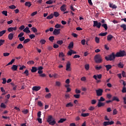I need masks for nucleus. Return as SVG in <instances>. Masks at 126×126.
<instances>
[{"mask_svg": "<svg viewBox=\"0 0 126 126\" xmlns=\"http://www.w3.org/2000/svg\"><path fill=\"white\" fill-rule=\"evenodd\" d=\"M116 57H117V56L115 54V53L113 52L110 55H108V56L105 57V59L107 62L109 61H110V62H112V61H114L115 59H116Z\"/></svg>", "mask_w": 126, "mask_h": 126, "instance_id": "nucleus-1", "label": "nucleus"}, {"mask_svg": "<svg viewBox=\"0 0 126 126\" xmlns=\"http://www.w3.org/2000/svg\"><path fill=\"white\" fill-rule=\"evenodd\" d=\"M94 61L96 63H102V57L100 55H96L94 56Z\"/></svg>", "mask_w": 126, "mask_h": 126, "instance_id": "nucleus-2", "label": "nucleus"}, {"mask_svg": "<svg viewBox=\"0 0 126 126\" xmlns=\"http://www.w3.org/2000/svg\"><path fill=\"white\" fill-rule=\"evenodd\" d=\"M126 54V51H120L119 52H117L116 54V58H121L122 57H125Z\"/></svg>", "mask_w": 126, "mask_h": 126, "instance_id": "nucleus-3", "label": "nucleus"}, {"mask_svg": "<svg viewBox=\"0 0 126 126\" xmlns=\"http://www.w3.org/2000/svg\"><path fill=\"white\" fill-rule=\"evenodd\" d=\"M93 22V27H96L98 29H100V28H101V26L102 25V24L101 23L98 22V21H94Z\"/></svg>", "mask_w": 126, "mask_h": 126, "instance_id": "nucleus-4", "label": "nucleus"}, {"mask_svg": "<svg viewBox=\"0 0 126 126\" xmlns=\"http://www.w3.org/2000/svg\"><path fill=\"white\" fill-rule=\"evenodd\" d=\"M95 92L96 93L97 96H98V97H99L100 96H102V95H103V89H102L96 90Z\"/></svg>", "mask_w": 126, "mask_h": 126, "instance_id": "nucleus-5", "label": "nucleus"}, {"mask_svg": "<svg viewBox=\"0 0 126 126\" xmlns=\"http://www.w3.org/2000/svg\"><path fill=\"white\" fill-rule=\"evenodd\" d=\"M66 70L67 71H70L71 68H70V62H68L66 65Z\"/></svg>", "mask_w": 126, "mask_h": 126, "instance_id": "nucleus-6", "label": "nucleus"}, {"mask_svg": "<svg viewBox=\"0 0 126 126\" xmlns=\"http://www.w3.org/2000/svg\"><path fill=\"white\" fill-rule=\"evenodd\" d=\"M61 33V29H55L54 31H53V34L54 35H59Z\"/></svg>", "mask_w": 126, "mask_h": 126, "instance_id": "nucleus-7", "label": "nucleus"}, {"mask_svg": "<svg viewBox=\"0 0 126 126\" xmlns=\"http://www.w3.org/2000/svg\"><path fill=\"white\" fill-rule=\"evenodd\" d=\"M8 32H12V31H16L17 30V27H10L7 29Z\"/></svg>", "mask_w": 126, "mask_h": 126, "instance_id": "nucleus-8", "label": "nucleus"}, {"mask_svg": "<svg viewBox=\"0 0 126 126\" xmlns=\"http://www.w3.org/2000/svg\"><path fill=\"white\" fill-rule=\"evenodd\" d=\"M60 10H61V11H63V12H64V11L66 10V5L65 4L62 5V6L60 7Z\"/></svg>", "mask_w": 126, "mask_h": 126, "instance_id": "nucleus-9", "label": "nucleus"}, {"mask_svg": "<svg viewBox=\"0 0 126 126\" xmlns=\"http://www.w3.org/2000/svg\"><path fill=\"white\" fill-rule=\"evenodd\" d=\"M117 66L119 68H124V67L125 66V64H124V63L123 62H120L118 64Z\"/></svg>", "mask_w": 126, "mask_h": 126, "instance_id": "nucleus-10", "label": "nucleus"}, {"mask_svg": "<svg viewBox=\"0 0 126 126\" xmlns=\"http://www.w3.org/2000/svg\"><path fill=\"white\" fill-rule=\"evenodd\" d=\"M33 91H39L41 89V87L40 86H34L32 87Z\"/></svg>", "mask_w": 126, "mask_h": 126, "instance_id": "nucleus-11", "label": "nucleus"}, {"mask_svg": "<svg viewBox=\"0 0 126 126\" xmlns=\"http://www.w3.org/2000/svg\"><path fill=\"white\" fill-rule=\"evenodd\" d=\"M14 36V34L13 33H10L8 35V40H12L13 39V37Z\"/></svg>", "mask_w": 126, "mask_h": 126, "instance_id": "nucleus-12", "label": "nucleus"}, {"mask_svg": "<svg viewBox=\"0 0 126 126\" xmlns=\"http://www.w3.org/2000/svg\"><path fill=\"white\" fill-rule=\"evenodd\" d=\"M56 2L55 0H49L46 2V4H53Z\"/></svg>", "mask_w": 126, "mask_h": 126, "instance_id": "nucleus-13", "label": "nucleus"}, {"mask_svg": "<svg viewBox=\"0 0 126 126\" xmlns=\"http://www.w3.org/2000/svg\"><path fill=\"white\" fill-rule=\"evenodd\" d=\"M105 105V103L101 102V101H98L97 104V107L98 108H100L101 107H104V105Z\"/></svg>", "mask_w": 126, "mask_h": 126, "instance_id": "nucleus-14", "label": "nucleus"}, {"mask_svg": "<svg viewBox=\"0 0 126 126\" xmlns=\"http://www.w3.org/2000/svg\"><path fill=\"white\" fill-rule=\"evenodd\" d=\"M18 67V66H17L16 65H13L11 68L12 70L15 71L17 70Z\"/></svg>", "mask_w": 126, "mask_h": 126, "instance_id": "nucleus-15", "label": "nucleus"}, {"mask_svg": "<svg viewBox=\"0 0 126 126\" xmlns=\"http://www.w3.org/2000/svg\"><path fill=\"white\" fill-rule=\"evenodd\" d=\"M25 5L28 7H30L32 5V4H31V2L27 1L25 2Z\"/></svg>", "mask_w": 126, "mask_h": 126, "instance_id": "nucleus-16", "label": "nucleus"}, {"mask_svg": "<svg viewBox=\"0 0 126 126\" xmlns=\"http://www.w3.org/2000/svg\"><path fill=\"white\" fill-rule=\"evenodd\" d=\"M112 101H116L117 102H120V99L118 97V96H113L112 97Z\"/></svg>", "mask_w": 126, "mask_h": 126, "instance_id": "nucleus-17", "label": "nucleus"}, {"mask_svg": "<svg viewBox=\"0 0 126 126\" xmlns=\"http://www.w3.org/2000/svg\"><path fill=\"white\" fill-rule=\"evenodd\" d=\"M113 38H114V36H113V35H112V34H109L107 36V41H111L112 40V39H113Z\"/></svg>", "mask_w": 126, "mask_h": 126, "instance_id": "nucleus-18", "label": "nucleus"}, {"mask_svg": "<svg viewBox=\"0 0 126 126\" xmlns=\"http://www.w3.org/2000/svg\"><path fill=\"white\" fill-rule=\"evenodd\" d=\"M37 68L36 67H32V69H31V71L32 72V73H34V72H36L37 71Z\"/></svg>", "mask_w": 126, "mask_h": 126, "instance_id": "nucleus-19", "label": "nucleus"}, {"mask_svg": "<svg viewBox=\"0 0 126 126\" xmlns=\"http://www.w3.org/2000/svg\"><path fill=\"white\" fill-rule=\"evenodd\" d=\"M66 108H69V107H73V104L72 102H69L66 104Z\"/></svg>", "mask_w": 126, "mask_h": 126, "instance_id": "nucleus-20", "label": "nucleus"}, {"mask_svg": "<svg viewBox=\"0 0 126 126\" xmlns=\"http://www.w3.org/2000/svg\"><path fill=\"white\" fill-rule=\"evenodd\" d=\"M105 67L106 68V70L107 71H109V70H110V69H111V68H112V66L110 64H108V65H105Z\"/></svg>", "mask_w": 126, "mask_h": 126, "instance_id": "nucleus-21", "label": "nucleus"}, {"mask_svg": "<svg viewBox=\"0 0 126 126\" xmlns=\"http://www.w3.org/2000/svg\"><path fill=\"white\" fill-rule=\"evenodd\" d=\"M24 32H25L26 33H30V31L29 30V28L26 27L25 29L23 30Z\"/></svg>", "mask_w": 126, "mask_h": 126, "instance_id": "nucleus-22", "label": "nucleus"}, {"mask_svg": "<svg viewBox=\"0 0 126 126\" xmlns=\"http://www.w3.org/2000/svg\"><path fill=\"white\" fill-rule=\"evenodd\" d=\"M53 117L52 116H49L47 119V122L50 123L53 121Z\"/></svg>", "mask_w": 126, "mask_h": 126, "instance_id": "nucleus-23", "label": "nucleus"}, {"mask_svg": "<svg viewBox=\"0 0 126 126\" xmlns=\"http://www.w3.org/2000/svg\"><path fill=\"white\" fill-rule=\"evenodd\" d=\"M69 49H72L73 48V42H71L68 46Z\"/></svg>", "mask_w": 126, "mask_h": 126, "instance_id": "nucleus-24", "label": "nucleus"}, {"mask_svg": "<svg viewBox=\"0 0 126 126\" xmlns=\"http://www.w3.org/2000/svg\"><path fill=\"white\" fill-rule=\"evenodd\" d=\"M66 121V119H64V118H61L59 121H58V123H63V122H65Z\"/></svg>", "mask_w": 126, "mask_h": 126, "instance_id": "nucleus-25", "label": "nucleus"}, {"mask_svg": "<svg viewBox=\"0 0 126 126\" xmlns=\"http://www.w3.org/2000/svg\"><path fill=\"white\" fill-rule=\"evenodd\" d=\"M49 124L51 126H55V125H56V121H55V120H53L50 122H49Z\"/></svg>", "mask_w": 126, "mask_h": 126, "instance_id": "nucleus-26", "label": "nucleus"}, {"mask_svg": "<svg viewBox=\"0 0 126 126\" xmlns=\"http://www.w3.org/2000/svg\"><path fill=\"white\" fill-rule=\"evenodd\" d=\"M102 27H103L106 30H108V25L107 24H103L101 25Z\"/></svg>", "mask_w": 126, "mask_h": 126, "instance_id": "nucleus-27", "label": "nucleus"}, {"mask_svg": "<svg viewBox=\"0 0 126 126\" xmlns=\"http://www.w3.org/2000/svg\"><path fill=\"white\" fill-rule=\"evenodd\" d=\"M45 97V98H46V99H50V98H51V97H52V94H51V93H49V94H46Z\"/></svg>", "mask_w": 126, "mask_h": 126, "instance_id": "nucleus-28", "label": "nucleus"}, {"mask_svg": "<svg viewBox=\"0 0 126 126\" xmlns=\"http://www.w3.org/2000/svg\"><path fill=\"white\" fill-rule=\"evenodd\" d=\"M32 31L33 33H37V32H38V30H37V29L35 27L32 28Z\"/></svg>", "mask_w": 126, "mask_h": 126, "instance_id": "nucleus-29", "label": "nucleus"}, {"mask_svg": "<svg viewBox=\"0 0 126 126\" xmlns=\"http://www.w3.org/2000/svg\"><path fill=\"white\" fill-rule=\"evenodd\" d=\"M53 16H55V17H59V16H60V14L58 12H54Z\"/></svg>", "mask_w": 126, "mask_h": 126, "instance_id": "nucleus-30", "label": "nucleus"}, {"mask_svg": "<svg viewBox=\"0 0 126 126\" xmlns=\"http://www.w3.org/2000/svg\"><path fill=\"white\" fill-rule=\"evenodd\" d=\"M6 32V30H3L0 32V37H1L2 36H3L4 34H5Z\"/></svg>", "mask_w": 126, "mask_h": 126, "instance_id": "nucleus-31", "label": "nucleus"}, {"mask_svg": "<svg viewBox=\"0 0 126 126\" xmlns=\"http://www.w3.org/2000/svg\"><path fill=\"white\" fill-rule=\"evenodd\" d=\"M95 41L97 44H99L100 43V38L98 37H95Z\"/></svg>", "mask_w": 126, "mask_h": 126, "instance_id": "nucleus-32", "label": "nucleus"}, {"mask_svg": "<svg viewBox=\"0 0 126 126\" xmlns=\"http://www.w3.org/2000/svg\"><path fill=\"white\" fill-rule=\"evenodd\" d=\"M120 27L121 28H123L124 31H126V25L125 24H123L120 26Z\"/></svg>", "mask_w": 126, "mask_h": 126, "instance_id": "nucleus-33", "label": "nucleus"}, {"mask_svg": "<svg viewBox=\"0 0 126 126\" xmlns=\"http://www.w3.org/2000/svg\"><path fill=\"white\" fill-rule=\"evenodd\" d=\"M53 17H54V14H51V15L48 16L46 17V19H52V18H53Z\"/></svg>", "mask_w": 126, "mask_h": 126, "instance_id": "nucleus-34", "label": "nucleus"}, {"mask_svg": "<svg viewBox=\"0 0 126 126\" xmlns=\"http://www.w3.org/2000/svg\"><path fill=\"white\" fill-rule=\"evenodd\" d=\"M49 41H50L51 42H53L54 40H55V36H51L50 37H49Z\"/></svg>", "mask_w": 126, "mask_h": 126, "instance_id": "nucleus-35", "label": "nucleus"}, {"mask_svg": "<svg viewBox=\"0 0 126 126\" xmlns=\"http://www.w3.org/2000/svg\"><path fill=\"white\" fill-rule=\"evenodd\" d=\"M81 116L85 118V117H88V116H89V113H82Z\"/></svg>", "mask_w": 126, "mask_h": 126, "instance_id": "nucleus-36", "label": "nucleus"}, {"mask_svg": "<svg viewBox=\"0 0 126 126\" xmlns=\"http://www.w3.org/2000/svg\"><path fill=\"white\" fill-rule=\"evenodd\" d=\"M40 43L41 45H44V44L46 43V40L45 39H41L40 40Z\"/></svg>", "mask_w": 126, "mask_h": 126, "instance_id": "nucleus-37", "label": "nucleus"}, {"mask_svg": "<svg viewBox=\"0 0 126 126\" xmlns=\"http://www.w3.org/2000/svg\"><path fill=\"white\" fill-rule=\"evenodd\" d=\"M55 84H56V86H58V87H60V86H61L62 84L61 83V82L56 81L55 83Z\"/></svg>", "mask_w": 126, "mask_h": 126, "instance_id": "nucleus-38", "label": "nucleus"}, {"mask_svg": "<svg viewBox=\"0 0 126 126\" xmlns=\"http://www.w3.org/2000/svg\"><path fill=\"white\" fill-rule=\"evenodd\" d=\"M59 57L60 58H63V57H64V54H63V52H60L59 55Z\"/></svg>", "mask_w": 126, "mask_h": 126, "instance_id": "nucleus-39", "label": "nucleus"}, {"mask_svg": "<svg viewBox=\"0 0 126 126\" xmlns=\"http://www.w3.org/2000/svg\"><path fill=\"white\" fill-rule=\"evenodd\" d=\"M107 34H108V33L107 32H101L99 34V36H106L107 35Z\"/></svg>", "mask_w": 126, "mask_h": 126, "instance_id": "nucleus-40", "label": "nucleus"}, {"mask_svg": "<svg viewBox=\"0 0 126 126\" xmlns=\"http://www.w3.org/2000/svg\"><path fill=\"white\" fill-rule=\"evenodd\" d=\"M15 61V60H14V59H12L11 61V62H9V63H8L7 64V65H10V64H12V63H14V61Z\"/></svg>", "mask_w": 126, "mask_h": 126, "instance_id": "nucleus-41", "label": "nucleus"}, {"mask_svg": "<svg viewBox=\"0 0 126 126\" xmlns=\"http://www.w3.org/2000/svg\"><path fill=\"white\" fill-rule=\"evenodd\" d=\"M9 8L10 9H15V8H16V6H15L14 5H11L9 6Z\"/></svg>", "mask_w": 126, "mask_h": 126, "instance_id": "nucleus-42", "label": "nucleus"}, {"mask_svg": "<svg viewBox=\"0 0 126 126\" xmlns=\"http://www.w3.org/2000/svg\"><path fill=\"white\" fill-rule=\"evenodd\" d=\"M57 44L58 45H63V40H59L57 42Z\"/></svg>", "mask_w": 126, "mask_h": 126, "instance_id": "nucleus-43", "label": "nucleus"}, {"mask_svg": "<svg viewBox=\"0 0 126 126\" xmlns=\"http://www.w3.org/2000/svg\"><path fill=\"white\" fill-rule=\"evenodd\" d=\"M28 42H30V39L29 38L24 39L23 43L24 44H27V43H28Z\"/></svg>", "mask_w": 126, "mask_h": 126, "instance_id": "nucleus-44", "label": "nucleus"}, {"mask_svg": "<svg viewBox=\"0 0 126 126\" xmlns=\"http://www.w3.org/2000/svg\"><path fill=\"white\" fill-rule=\"evenodd\" d=\"M37 105L39 107H43V103H42V102L41 101H38Z\"/></svg>", "mask_w": 126, "mask_h": 126, "instance_id": "nucleus-45", "label": "nucleus"}, {"mask_svg": "<svg viewBox=\"0 0 126 126\" xmlns=\"http://www.w3.org/2000/svg\"><path fill=\"white\" fill-rule=\"evenodd\" d=\"M24 74H26L27 76H29V71L28 70H26L24 72Z\"/></svg>", "mask_w": 126, "mask_h": 126, "instance_id": "nucleus-46", "label": "nucleus"}, {"mask_svg": "<svg viewBox=\"0 0 126 126\" xmlns=\"http://www.w3.org/2000/svg\"><path fill=\"white\" fill-rule=\"evenodd\" d=\"M23 48V45L22 44L20 43L18 46L17 47V49H22Z\"/></svg>", "mask_w": 126, "mask_h": 126, "instance_id": "nucleus-47", "label": "nucleus"}, {"mask_svg": "<svg viewBox=\"0 0 126 126\" xmlns=\"http://www.w3.org/2000/svg\"><path fill=\"white\" fill-rule=\"evenodd\" d=\"M28 64H34L35 63L34 62V61H30L27 62Z\"/></svg>", "mask_w": 126, "mask_h": 126, "instance_id": "nucleus-48", "label": "nucleus"}, {"mask_svg": "<svg viewBox=\"0 0 126 126\" xmlns=\"http://www.w3.org/2000/svg\"><path fill=\"white\" fill-rule=\"evenodd\" d=\"M89 64H86L85 65V68L86 69V70H89Z\"/></svg>", "mask_w": 126, "mask_h": 126, "instance_id": "nucleus-49", "label": "nucleus"}, {"mask_svg": "<svg viewBox=\"0 0 126 126\" xmlns=\"http://www.w3.org/2000/svg\"><path fill=\"white\" fill-rule=\"evenodd\" d=\"M104 101H105V99L103 96H101L100 99H98V102H104Z\"/></svg>", "mask_w": 126, "mask_h": 126, "instance_id": "nucleus-50", "label": "nucleus"}, {"mask_svg": "<svg viewBox=\"0 0 126 126\" xmlns=\"http://www.w3.org/2000/svg\"><path fill=\"white\" fill-rule=\"evenodd\" d=\"M95 68L96 70H100L102 68V66H98L97 65L95 66Z\"/></svg>", "mask_w": 126, "mask_h": 126, "instance_id": "nucleus-51", "label": "nucleus"}, {"mask_svg": "<svg viewBox=\"0 0 126 126\" xmlns=\"http://www.w3.org/2000/svg\"><path fill=\"white\" fill-rule=\"evenodd\" d=\"M73 96L76 98V99H79V98H80V94H74Z\"/></svg>", "mask_w": 126, "mask_h": 126, "instance_id": "nucleus-52", "label": "nucleus"}, {"mask_svg": "<svg viewBox=\"0 0 126 126\" xmlns=\"http://www.w3.org/2000/svg\"><path fill=\"white\" fill-rule=\"evenodd\" d=\"M122 93H126V87H123L122 90Z\"/></svg>", "mask_w": 126, "mask_h": 126, "instance_id": "nucleus-53", "label": "nucleus"}, {"mask_svg": "<svg viewBox=\"0 0 126 126\" xmlns=\"http://www.w3.org/2000/svg\"><path fill=\"white\" fill-rule=\"evenodd\" d=\"M0 107L5 109V108H6V106H5V104H4V103H1L0 104Z\"/></svg>", "mask_w": 126, "mask_h": 126, "instance_id": "nucleus-54", "label": "nucleus"}, {"mask_svg": "<svg viewBox=\"0 0 126 126\" xmlns=\"http://www.w3.org/2000/svg\"><path fill=\"white\" fill-rule=\"evenodd\" d=\"M5 41L3 39H0V46L3 45V43H4Z\"/></svg>", "mask_w": 126, "mask_h": 126, "instance_id": "nucleus-55", "label": "nucleus"}, {"mask_svg": "<svg viewBox=\"0 0 126 126\" xmlns=\"http://www.w3.org/2000/svg\"><path fill=\"white\" fill-rule=\"evenodd\" d=\"M61 27H62V25H60L59 24H57L55 26V28H61Z\"/></svg>", "mask_w": 126, "mask_h": 126, "instance_id": "nucleus-56", "label": "nucleus"}, {"mask_svg": "<svg viewBox=\"0 0 126 126\" xmlns=\"http://www.w3.org/2000/svg\"><path fill=\"white\" fill-rule=\"evenodd\" d=\"M2 84H5V83H6V79L5 78H3L2 79Z\"/></svg>", "mask_w": 126, "mask_h": 126, "instance_id": "nucleus-57", "label": "nucleus"}, {"mask_svg": "<svg viewBox=\"0 0 126 126\" xmlns=\"http://www.w3.org/2000/svg\"><path fill=\"white\" fill-rule=\"evenodd\" d=\"M24 35V32H20V33L18 35V38H20L22 37V36Z\"/></svg>", "mask_w": 126, "mask_h": 126, "instance_id": "nucleus-58", "label": "nucleus"}, {"mask_svg": "<svg viewBox=\"0 0 126 126\" xmlns=\"http://www.w3.org/2000/svg\"><path fill=\"white\" fill-rule=\"evenodd\" d=\"M2 14H3V15H5V16H7V11H2Z\"/></svg>", "mask_w": 126, "mask_h": 126, "instance_id": "nucleus-59", "label": "nucleus"}, {"mask_svg": "<svg viewBox=\"0 0 126 126\" xmlns=\"http://www.w3.org/2000/svg\"><path fill=\"white\" fill-rule=\"evenodd\" d=\"M29 111H28V109H26L25 110H24L22 111L23 114H25V115H26L27 114H28Z\"/></svg>", "mask_w": 126, "mask_h": 126, "instance_id": "nucleus-60", "label": "nucleus"}, {"mask_svg": "<svg viewBox=\"0 0 126 126\" xmlns=\"http://www.w3.org/2000/svg\"><path fill=\"white\" fill-rule=\"evenodd\" d=\"M103 126H109V121L108 122H104V123H103Z\"/></svg>", "mask_w": 126, "mask_h": 126, "instance_id": "nucleus-61", "label": "nucleus"}, {"mask_svg": "<svg viewBox=\"0 0 126 126\" xmlns=\"http://www.w3.org/2000/svg\"><path fill=\"white\" fill-rule=\"evenodd\" d=\"M122 76L123 77H126V73L125 71H122Z\"/></svg>", "mask_w": 126, "mask_h": 126, "instance_id": "nucleus-62", "label": "nucleus"}, {"mask_svg": "<svg viewBox=\"0 0 126 126\" xmlns=\"http://www.w3.org/2000/svg\"><path fill=\"white\" fill-rule=\"evenodd\" d=\"M117 114H118V111L116 109H115L113 110V115H117Z\"/></svg>", "mask_w": 126, "mask_h": 126, "instance_id": "nucleus-63", "label": "nucleus"}, {"mask_svg": "<svg viewBox=\"0 0 126 126\" xmlns=\"http://www.w3.org/2000/svg\"><path fill=\"white\" fill-rule=\"evenodd\" d=\"M29 37L31 39H33V38H35V36L34 35V34H32L29 35Z\"/></svg>", "mask_w": 126, "mask_h": 126, "instance_id": "nucleus-64", "label": "nucleus"}]
</instances>
